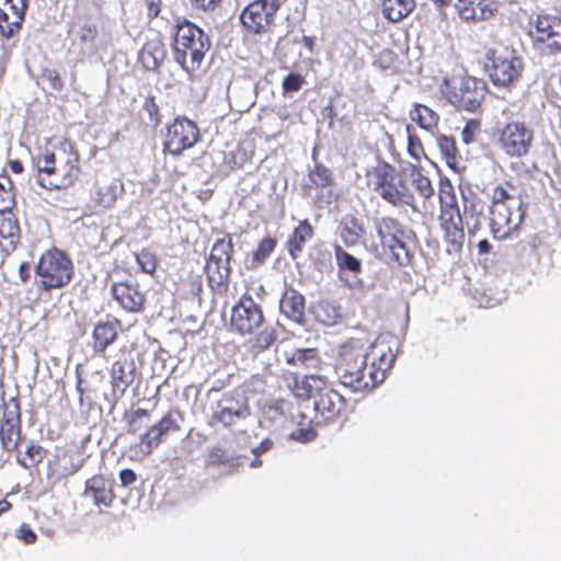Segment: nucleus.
Segmentation results:
<instances>
[{
	"instance_id": "f257e3e1",
	"label": "nucleus",
	"mask_w": 561,
	"mask_h": 561,
	"mask_svg": "<svg viewBox=\"0 0 561 561\" xmlns=\"http://www.w3.org/2000/svg\"><path fill=\"white\" fill-rule=\"evenodd\" d=\"M172 31L173 59L192 78L202 68L210 50V38L202 27L185 16L174 20Z\"/></svg>"
},
{
	"instance_id": "f03ea898",
	"label": "nucleus",
	"mask_w": 561,
	"mask_h": 561,
	"mask_svg": "<svg viewBox=\"0 0 561 561\" xmlns=\"http://www.w3.org/2000/svg\"><path fill=\"white\" fill-rule=\"evenodd\" d=\"M510 182L496 185L491 195L490 228L495 240H506L519 230L526 216V206L519 195L510 193Z\"/></svg>"
},
{
	"instance_id": "7ed1b4c3",
	"label": "nucleus",
	"mask_w": 561,
	"mask_h": 561,
	"mask_svg": "<svg viewBox=\"0 0 561 561\" xmlns=\"http://www.w3.org/2000/svg\"><path fill=\"white\" fill-rule=\"evenodd\" d=\"M374 228L379 239L370 242L367 250L376 256H386L400 266L411 263L412 232L397 218L382 216L375 219Z\"/></svg>"
},
{
	"instance_id": "20e7f679",
	"label": "nucleus",
	"mask_w": 561,
	"mask_h": 561,
	"mask_svg": "<svg viewBox=\"0 0 561 561\" xmlns=\"http://www.w3.org/2000/svg\"><path fill=\"white\" fill-rule=\"evenodd\" d=\"M265 323L262 307L249 293H244L232 307L230 328L240 335H255L252 347L259 352L268 350L276 341L274 328L260 329Z\"/></svg>"
},
{
	"instance_id": "39448f33",
	"label": "nucleus",
	"mask_w": 561,
	"mask_h": 561,
	"mask_svg": "<svg viewBox=\"0 0 561 561\" xmlns=\"http://www.w3.org/2000/svg\"><path fill=\"white\" fill-rule=\"evenodd\" d=\"M439 227L448 252H460L465 243L463 219L458 206L456 190L448 179H440L438 187Z\"/></svg>"
},
{
	"instance_id": "423d86ee",
	"label": "nucleus",
	"mask_w": 561,
	"mask_h": 561,
	"mask_svg": "<svg viewBox=\"0 0 561 561\" xmlns=\"http://www.w3.org/2000/svg\"><path fill=\"white\" fill-rule=\"evenodd\" d=\"M367 184L392 206H414L415 198L408 185L405 174L389 163L379 164L367 172Z\"/></svg>"
},
{
	"instance_id": "0eeeda50",
	"label": "nucleus",
	"mask_w": 561,
	"mask_h": 561,
	"mask_svg": "<svg viewBox=\"0 0 561 561\" xmlns=\"http://www.w3.org/2000/svg\"><path fill=\"white\" fill-rule=\"evenodd\" d=\"M362 369H369L364 355V345L360 340L351 339L343 343L339 351L336 370L341 382L354 391L375 389L371 377H363Z\"/></svg>"
},
{
	"instance_id": "6e6552de",
	"label": "nucleus",
	"mask_w": 561,
	"mask_h": 561,
	"mask_svg": "<svg viewBox=\"0 0 561 561\" xmlns=\"http://www.w3.org/2000/svg\"><path fill=\"white\" fill-rule=\"evenodd\" d=\"M75 266L69 255L57 249L46 250L35 266L36 286L39 290L51 291L70 284Z\"/></svg>"
},
{
	"instance_id": "1a4fd4ad",
	"label": "nucleus",
	"mask_w": 561,
	"mask_h": 561,
	"mask_svg": "<svg viewBox=\"0 0 561 561\" xmlns=\"http://www.w3.org/2000/svg\"><path fill=\"white\" fill-rule=\"evenodd\" d=\"M439 92L455 107L476 112L485 99L488 85L482 79L471 76H450L444 78Z\"/></svg>"
},
{
	"instance_id": "9d476101",
	"label": "nucleus",
	"mask_w": 561,
	"mask_h": 561,
	"mask_svg": "<svg viewBox=\"0 0 561 561\" xmlns=\"http://www.w3.org/2000/svg\"><path fill=\"white\" fill-rule=\"evenodd\" d=\"M184 414L180 409H170L162 417L150 426L139 440L129 446V458L134 461H141L150 456L167 436L178 433L182 428Z\"/></svg>"
},
{
	"instance_id": "9b49d317",
	"label": "nucleus",
	"mask_w": 561,
	"mask_h": 561,
	"mask_svg": "<svg viewBox=\"0 0 561 561\" xmlns=\"http://www.w3.org/2000/svg\"><path fill=\"white\" fill-rule=\"evenodd\" d=\"M485 58L490 80L495 87L508 88L520 79L524 62L514 49L506 46L491 48Z\"/></svg>"
},
{
	"instance_id": "f8f14e48",
	"label": "nucleus",
	"mask_w": 561,
	"mask_h": 561,
	"mask_svg": "<svg viewBox=\"0 0 561 561\" xmlns=\"http://www.w3.org/2000/svg\"><path fill=\"white\" fill-rule=\"evenodd\" d=\"M280 9L279 0H253L240 14L242 26L251 34L260 35L272 31L276 14Z\"/></svg>"
},
{
	"instance_id": "ddd939ff",
	"label": "nucleus",
	"mask_w": 561,
	"mask_h": 561,
	"mask_svg": "<svg viewBox=\"0 0 561 561\" xmlns=\"http://www.w3.org/2000/svg\"><path fill=\"white\" fill-rule=\"evenodd\" d=\"M22 442V419L20 401L16 398L8 400L0 411V444L5 451H18Z\"/></svg>"
},
{
	"instance_id": "4468645a",
	"label": "nucleus",
	"mask_w": 561,
	"mask_h": 561,
	"mask_svg": "<svg viewBox=\"0 0 561 561\" xmlns=\"http://www.w3.org/2000/svg\"><path fill=\"white\" fill-rule=\"evenodd\" d=\"M364 355L369 368V376L376 388L383 382L396 359L391 341L383 336L377 337L368 350L364 348Z\"/></svg>"
},
{
	"instance_id": "2eb2a0df",
	"label": "nucleus",
	"mask_w": 561,
	"mask_h": 561,
	"mask_svg": "<svg viewBox=\"0 0 561 561\" xmlns=\"http://www.w3.org/2000/svg\"><path fill=\"white\" fill-rule=\"evenodd\" d=\"M250 414L251 410L245 400L237 399L232 394H225L217 401L207 424L210 427L220 425L230 428L249 417Z\"/></svg>"
},
{
	"instance_id": "dca6fc26",
	"label": "nucleus",
	"mask_w": 561,
	"mask_h": 561,
	"mask_svg": "<svg viewBox=\"0 0 561 561\" xmlns=\"http://www.w3.org/2000/svg\"><path fill=\"white\" fill-rule=\"evenodd\" d=\"M136 370L131 351L126 346L121 347L110 368L111 390L115 398L125 396L127 389L135 381Z\"/></svg>"
},
{
	"instance_id": "f3484780",
	"label": "nucleus",
	"mask_w": 561,
	"mask_h": 561,
	"mask_svg": "<svg viewBox=\"0 0 561 561\" xmlns=\"http://www.w3.org/2000/svg\"><path fill=\"white\" fill-rule=\"evenodd\" d=\"M64 151L69 150L72 157L68 158L66 163L56 168V173L49 180L44 179L45 190H66L72 186L80 174V156L75 149L73 142H62Z\"/></svg>"
},
{
	"instance_id": "a211bd4d",
	"label": "nucleus",
	"mask_w": 561,
	"mask_h": 561,
	"mask_svg": "<svg viewBox=\"0 0 561 561\" xmlns=\"http://www.w3.org/2000/svg\"><path fill=\"white\" fill-rule=\"evenodd\" d=\"M455 10L459 19L467 24L486 22L496 16V0H457Z\"/></svg>"
},
{
	"instance_id": "6ab92c4d",
	"label": "nucleus",
	"mask_w": 561,
	"mask_h": 561,
	"mask_svg": "<svg viewBox=\"0 0 561 561\" xmlns=\"http://www.w3.org/2000/svg\"><path fill=\"white\" fill-rule=\"evenodd\" d=\"M346 410V400L328 385L317 390L314 400L316 416L323 422L336 420Z\"/></svg>"
},
{
	"instance_id": "aec40b11",
	"label": "nucleus",
	"mask_w": 561,
	"mask_h": 561,
	"mask_svg": "<svg viewBox=\"0 0 561 561\" xmlns=\"http://www.w3.org/2000/svg\"><path fill=\"white\" fill-rule=\"evenodd\" d=\"M27 0H0V32L5 37L18 33L25 19Z\"/></svg>"
},
{
	"instance_id": "412c9836",
	"label": "nucleus",
	"mask_w": 561,
	"mask_h": 561,
	"mask_svg": "<svg viewBox=\"0 0 561 561\" xmlns=\"http://www.w3.org/2000/svg\"><path fill=\"white\" fill-rule=\"evenodd\" d=\"M283 379L286 383V387L290 390V392L296 398L302 400L310 399L312 394H316L317 390L329 385V380L327 377L314 374L299 377L295 373L285 371L283 374Z\"/></svg>"
},
{
	"instance_id": "4be33fe9",
	"label": "nucleus",
	"mask_w": 561,
	"mask_h": 561,
	"mask_svg": "<svg viewBox=\"0 0 561 561\" xmlns=\"http://www.w3.org/2000/svg\"><path fill=\"white\" fill-rule=\"evenodd\" d=\"M111 293L117 304L127 312L142 311L146 297L139 285L133 282H117L111 286Z\"/></svg>"
},
{
	"instance_id": "5701e85b",
	"label": "nucleus",
	"mask_w": 561,
	"mask_h": 561,
	"mask_svg": "<svg viewBox=\"0 0 561 561\" xmlns=\"http://www.w3.org/2000/svg\"><path fill=\"white\" fill-rule=\"evenodd\" d=\"M83 495L98 507L112 506L116 497L113 481L103 474H94L85 481Z\"/></svg>"
},
{
	"instance_id": "b1692460",
	"label": "nucleus",
	"mask_w": 561,
	"mask_h": 561,
	"mask_svg": "<svg viewBox=\"0 0 561 561\" xmlns=\"http://www.w3.org/2000/svg\"><path fill=\"white\" fill-rule=\"evenodd\" d=\"M122 327L121 320L107 316L105 320L99 321L92 332V348L94 353L104 355L110 345L118 337Z\"/></svg>"
},
{
	"instance_id": "393cba45",
	"label": "nucleus",
	"mask_w": 561,
	"mask_h": 561,
	"mask_svg": "<svg viewBox=\"0 0 561 561\" xmlns=\"http://www.w3.org/2000/svg\"><path fill=\"white\" fill-rule=\"evenodd\" d=\"M337 230L342 242L347 248H354L364 242L366 234L365 224L353 214H346L342 217Z\"/></svg>"
},
{
	"instance_id": "a878e982",
	"label": "nucleus",
	"mask_w": 561,
	"mask_h": 561,
	"mask_svg": "<svg viewBox=\"0 0 561 561\" xmlns=\"http://www.w3.org/2000/svg\"><path fill=\"white\" fill-rule=\"evenodd\" d=\"M280 312L290 321L301 324L305 321L306 300L302 294L287 287L279 301Z\"/></svg>"
},
{
	"instance_id": "bb28decb",
	"label": "nucleus",
	"mask_w": 561,
	"mask_h": 561,
	"mask_svg": "<svg viewBox=\"0 0 561 561\" xmlns=\"http://www.w3.org/2000/svg\"><path fill=\"white\" fill-rule=\"evenodd\" d=\"M21 240V229L12 209L0 211V247L9 252L15 250Z\"/></svg>"
},
{
	"instance_id": "cd10ccee",
	"label": "nucleus",
	"mask_w": 561,
	"mask_h": 561,
	"mask_svg": "<svg viewBox=\"0 0 561 561\" xmlns=\"http://www.w3.org/2000/svg\"><path fill=\"white\" fill-rule=\"evenodd\" d=\"M484 209V201L476 193L463 196V216L470 236H474L481 230Z\"/></svg>"
},
{
	"instance_id": "c85d7f7f",
	"label": "nucleus",
	"mask_w": 561,
	"mask_h": 561,
	"mask_svg": "<svg viewBox=\"0 0 561 561\" xmlns=\"http://www.w3.org/2000/svg\"><path fill=\"white\" fill-rule=\"evenodd\" d=\"M206 276L209 287L214 293L225 294L229 288L231 265L207 260Z\"/></svg>"
},
{
	"instance_id": "c756f323",
	"label": "nucleus",
	"mask_w": 561,
	"mask_h": 561,
	"mask_svg": "<svg viewBox=\"0 0 561 561\" xmlns=\"http://www.w3.org/2000/svg\"><path fill=\"white\" fill-rule=\"evenodd\" d=\"M118 185L115 181L96 179L90 190L91 201L95 206L110 208L117 201Z\"/></svg>"
},
{
	"instance_id": "7c9ffc66",
	"label": "nucleus",
	"mask_w": 561,
	"mask_h": 561,
	"mask_svg": "<svg viewBox=\"0 0 561 561\" xmlns=\"http://www.w3.org/2000/svg\"><path fill=\"white\" fill-rule=\"evenodd\" d=\"M560 14L540 13L535 20V41L539 43H553L559 37Z\"/></svg>"
},
{
	"instance_id": "2f4dec72",
	"label": "nucleus",
	"mask_w": 561,
	"mask_h": 561,
	"mask_svg": "<svg viewBox=\"0 0 561 561\" xmlns=\"http://www.w3.org/2000/svg\"><path fill=\"white\" fill-rule=\"evenodd\" d=\"M167 137L171 140H199V128L186 116H176L167 125Z\"/></svg>"
},
{
	"instance_id": "473e14b6",
	"label": "nucleus",
	"mask_w": 561,
	"mask_h": 561,
	"mask_svg": "<svg viewBox=\"0 0 561 561\" xmlns=\"http://www.w3.org/2000/svg\"><path fill=\"white\" fill-rule=\"evenodd\" d=\"M313 234V227L308 219L299 221L286 242V248L291 259H297L301 254L306 242L312 239Z\"/></svg>"
},
{
	"instance_id": "72a5a7b5",
	"label": "nucleus",
	"mask_w": 561,
	"mask_h": 561,
	"mask_svg": "<svg viewBox=\"0 0 561 561\" xmlns=\"http://www.w3.org/2000/svg\"><path fill=\"white\" fill-rule=\"evenodd\" d=\"M167 56L165 46L160 39L147 41L139 51V60L148 70L157 69Z\"/></svg>"
},
{
	"instance_id": "f704fd0d",
	"label": "nucleus",
	"mask_w": 561,
	"mask_h": 561,
	"mask_svg": "<svg viewBox=\"0 0 561 561\" xmlns=\"http://www.w3.org/2000/svg\"><path fill=\"white\" fill-rule=\"evenodd\" d=\"M285 360L290 366H298L305 369H317L322 364L317 348H297L291 353H285Z\"/></svg>"
},
{
	"instance_id": "c9c22d12",
	"label": "nucleus",
	"mask_w": 561,
	"mask_h": 561,
	"mask_svg": "<svg viewBox=\"0 0 561 561\" xmlns=\"http://www.w3.org/2000/svg\"><path fill=\"white\" fill-rule=\"evenodd\" d=\"M414 8V0H382L383 16L391 22L403 20Z\"/></svg>"
},
{
	"instance_id": "e433bc0d",
	"label": "nucleus",
	"mask_w": 561,
	"mask_h": 561,
	"mask_svg": "<svg viewBox=\"0 0 561 561\" xmlns=\"http://www.w3.org/2000/svg\"><path fill=\"white\" fill-rule=\"evenodd\" d=\"M410 115L412 121L416 122L420 128L428 131L433 136L435 135L438 115L433 110L422 104H415Z\"/></svg>"
},
{
	"instance_id": "4c0bfd02",
	"label": "nucleus",
	"mask_w": 561,
	"mask_h": 561,
	"mask_svg": "<svg viewBox=\"0 0 561 561\" xmlns=\"http://www.w3.org/2000/svg\"><path fill=\"white\" fill-rule=\"evenodd\" d=\"M47 455V450L38 443L31 442L24 455H16V462L24 469L28 470L32 468H36L39 463L43 462Z\"/></svg>"
},
{
	"instance_id": "58836bf2",
	"label": "nucleus",
	"mask_w": 561,
	"mask_h": 561,
	"mask_svg": "<svg viewBox=\"0 0 561 561\" xmlns=\"http://www.w3.org/2000/svg\"><path fill=\"white\" fill-rule=\"evenodd\" d=\"M333 251L337 267L341 272L348 271L354 275L362 273L363 266L359 259L345 251L341 244H334Z\"/></svg>"
},
{
	"instance_id": "ea45409f",
	"label": "nucleus",
	"mask_w": 561,
	"mask_h": 561,
	"mask_svg": "<svg viewBox=\"0 0 561 561\" xmlns=\"http://www.w3.org/2000/svg\"><path fill=\"white\" fill-rule=\"evenodd\" d=\"M534 133L524 121L508 122L501 131V140H531Z\"/></svg>"
},
{
	"instance_id": "a19ab883",
	"label": "nucleus",
	"mask_w": 561,
	"mask_h": 561,
	"mask_svg": "<svg viewBox=\"0 0 561 561\" xmlns=\"http://www.w3.org/2000/svg\"><path fill=\"white\" fill-rule=\"evenodd\" d=\"M141 111L146 114V118H141V122L146 126L157 128L162 122V113L160 105L154 94L149 93L144 99Z\"/></svg>"
},
{
	"instance_id": "79ce46f5",
	"label": "nucleus",
	"mask_w": 561,
	"mask_h": 561,
	"mask_svg": "<svg viewBox=\"0 0 561 561\" xmlns=\"http://www.w3.org/2000/svg\"><path fill=\"white\" fill-rule=\"evenodd\" d=\"M233 254V242L230 234L217 239L210 250L208 260L219 263H231Z\"/></svg>"
},
{
	"instance_id": "37998d69",
	"label": "nucleus",
	"mask_w": 561,
	"mask_h": 561,
	"mask_svg": "<svg viewBox=\"0 0 561 561\" xmlns=\"http://www.w3.org/2000/svg\"><path fill=\"white\" fill-rule=\"evenodd\" d=\"M36 181L44 188V179L49 180L56 173V156L51 152H46L39 156L36 161Z\"/></svg>"
},
{
	"instance_id": "c03bdc74",
	"label": "nucleus",
	"mask_w": 561,
	"mask_h": 561,
	"mask_svg": "<svg viewBox=\"0 0 561 561\" xmlns=\"http://www.w3.org/2000/svg\"><path fill=\"white\" fill-rule=\"evenodd\" d=\"M149 416V411L142 408L131 411L130 413H126V433L129 435H136L146 426V421Z\"/></svg>"
},
{
	"instance_id": "a18cd8bd",
	"label": "nucleus",
	"mask_w": 561,
	"mask_h": 561,
	"mask_svg": "<svg viewBox=\"0 0 561 561\" xmlns=\"http://www.w3.org/2000/svg\"><path fill=\"white\" fill-rule=\"evenodd\" d=\"M410 179L415 190L422 197L427 199L434 195V187L432 185V182L428 179V176L423 174L421 169L413 167L410 170Z\"/></svg>"
},
{
	"instance_id": "49530a36",
	"label": "nucleus",
	"mask_w": 561,
	"mask_h": 561,
	"mask_svg": "<svg viewBox=\"0 0 561 561\" xmlns=\"http://www.w3.org/2000/svg\"><path fill=\"white\" fill-rule=\"evenodd\" d=\"M136 262L140 270L149 275H153L158 267V256L151 250L144 248L136 253Z\"/></svg>"
},
{
	"instance_id": "de8ad7c7",
	"label": "nucleus",
	"mask_w": 561,
	"mask_h": 561,
	"mask_svg": "<svg viewBox=\"0 0 561 561\" xmlns=\"http://www.w3.org/2000/svg\"><path fill=\"white\" fill-rule=\"evenodd\" d=\"M277 240L273 237L263 238L257 248L253 251L252 261L255 264H262L274 252Z\"/></svg>"
},
{
	"instance_id": "09e8293b",
	"label": "nucleus",
	"mask_w": 561,
	"mask_h": 561,
	"mask_svg": "<svg viewBox=\"0 0 561 561\" xmlns=\"http://www.w3.org/2000/svg\"><path fill=\"white\" fill-rule=\"evenodd\" d=\"M310 181L317 187H328L333 184L331 171L323 164H316L309 173Z\"/></svg>"
},
{
	"instance_id": "8fccbe9b",
	"label": "nucleus",
	"mask_w": 561,
	"mask_h": 561,
	"mask_svg": "<svg viewBox=\"0 0 561 561\" xmlns=\"http://www.w3.org/2000/svg\"><path fill=\"white\" fill-rule=\"evenodd\" d=\"M253 149H247L239 142L237 149L231 152V163L233 168L241 169L244 164L252 160Z\"/></svg>"
},
{
	"instance_id": "3c124183",
	"label": "nucleus",
	"mask_w": 561,
	"mask_h": 561,
	"mask_svg": "<svg viewBox=\"0 0 561 561\" xmlns=\"http://www.w3.org/2000/svg\"><path fill=\"white\" fill-rule=\"evenodd\" d=\"M306 80L300 73L291 72L287 75L282 83L283 93L297 92L305 84Z\"/></svg>"
},
{
	"instance_id": "603ef678",
	"label": "nucleus",
	"mask_w": 561,
	"mask_h": 561,
	"mask_svg": "<svg viewBox=\"0 0 561 561\" xmlns=\"http://www.w3.org/2000/svg\"><path fill=\"white\" fill-rule=\"evenodd\" d=\"M482 123L480 118L474 117L467 119L461 131L462 140H473L480 135Z\"/></svg>"
},
{
	"instance_id": "864d4df0",
	"label": "nucleus",
	"mask_w": 561,
	"mask_h": 561,
	"mask_svg": "<svg viewBox=\"0 0 561 561\" xmlns=\"http://www.w3.org/2000/svg\"><path fill=\"white\" fill-rule=\"evenodd\" d=\"M531 142H501L503 151L511 157H522L529 150Z\"/></svg>"
},
{
	"instance_id": "5fc2aeb1",
	"label": "nucleus",
	"mask_w": 561,
	"mask_h": 561,
	"mask_svg": "<svg viewBox=\"0 0 561 561\" xmlns=\"http://www.w3.org/2000/svg\"><path fill=\"white\" fill-rule=\"evenodd\" d=\"M15 205L14 193L0 183V211L12 209Z\"/></svg>"
},
{
	"instance_id": "6e6d98bb",
	"label": "nucleus",
	"mask_w": 561,
	"mask_h": 561,
	"mask_svg": "<svg viewBox=\"0 0 561 561\" xmlns=\"http://www.w3.org/2000/svg\"><path fill=\"white\" fill-rule=\"evenodd\" d=\"M290 438L299 443H309L317 437V432L311 427H299L290 433Z\"/></svg>"
},
{
	"instance_id": "4d7b16f0",
	"label": "nucleus",
	"mask_w": 561,
	"mask_h": 561,
	"mask_svg": "<svg viewBox=\"0 0 561 561\" xmlns=\"http://www.w3.org/2000/svg\"><path fill=\"white\" fill-rule=\"evenodd\" d=\"M98 26L93 23H85L80 26L78 37L81 43L94 42L98 37Z\"/></svg>"
},
{
	"instance_id": "13d9d810",
	"label": "nucleus",
	"mask_w": 561,
	"mask_h": 561,
	"mask_svg": "<svg viewBox=\"0 0 561 561\" xmlns=\"http://www.w3.org/2000/svg\"><path fill=\"white\" fill-rule=\"evenodd\" d=\"M440 148L446 157V162L451 169H456L459 161L457 159L456 142H439Z\"/></svg>"
},
{
	"instance_id": "bf43d9fd",
	"label": "nucleus",
	"mask_w": 561,
	"mask_h": 561,
	"mask_svg": "<svg viewBox=\"0 0 561 561\" xmlns=\"http://www.w3.org/2000/svg\"><path fill=\"white\" fill-rule=\"evenodd\" d=\"M43 79L48 81L49 87L55 91H60L64 88V81L59 72L55 69H45L43 71Z\"/></svg>"
},
{
	"instance_id": "052dcab7",
	"label": "nucleus",
	"mask_w": 561,
	"mask_h": 561,
	"mask_svg": "<svg viewBox=\"0 0 561 561\" xmlns=\"http://www.w3.org/2000/svg\"><path fill=\"white\" fill-rule=\"evenodd\" d=\"M16 537L26 545H32L37 540L36 533L27 524H22L16 530Z\"/></svg>"
},
{
	"instance_id": "680f3d73",
	"label": "nucleus",
	"mask_w": 561,
	"mask_h": 561,
	"mask_svg": "<svg viewBox=\"0 0 561 561\" xmlns=\"http://www.w3.org/2000/svg\"><path fill=\"white\" fill-rule=\"evenodd\" d=\"M195 142H164L163 152L173 156L181 154L185 149L192 148Z\"/></svg>"
},
{
	"instance_id": "e2e57ef3",
	"label": "nucleus",
	"mask_w": 561,
	"mask_h": 561,
	"mask_svg": "<svg viewBox=\"0 0 561 561\" xmlns=\"http://www.w3.org/2000/svg\"><path fill=\"white\" fill-rule=\"evenodd\" d=\"M220 1L221 0H190L194 9L204 12L214 11L219 5Z\"/></svg>"
},
{
	"instance_id": "0e129e2a",
	"label": "nucleus",
	"mask_w": 561,
	"mask_h": 561,
	"mask_svg": "<svg viewBox=\"0 0 561 561\" xmlns=\"http://www.w3.org/2000/svg\"><path fill=\"white\" fill-rule=\"evenodd\" d=\"M145 4L149 20H152L160 14L162 0H145Z\"/></svg>"
},
{
	"instance_id": "69168bd1",
	"label": "nucleus",
	"mask_w": 561,
	"mask_h": 561,
	"mask_svg": "<svg viewBox=\"0 0 561 561\" xmlns=\"http://www.w3.org/2000/svg\"><path fill=\"white\" fill-rule=\"evenodd\" d=\"M407 149L409 154L416 161H421L425 157L422 142H407Z\"/></svg>"
},
{
	"instance_id": "338daca9",
	"label": "nucleus",
	"mask_w": 561,
	"mask_h": 561,
	"mask_svg": "<svg viewBox=\"0 0 561 561\" xmlns=\"http://www.w3.org/2000/svg\"><path fill=\"white\" fill-rule=\"evenodd\" d=\"M119 480L123 486H128L136 482L137 474L131 469H123L119 472Z\"/></svg>"
},
{
	"instance_id": "774afa93",
	"label": "nucleus",
	"mask_w": 561,
	"mask_h": 561,
	"mask_svg": "<svg viewBox=\"0 0 561 561\" xmlns=\"http://www.w3.org/2000/svg\"><path fill=\"white\" fill-rule=\"evenodd\" d=\"M559 22H560L559 28H558L559 37L556 38L553 43L548 44L549 51L553 55L561 54V14H560Z\"/></svg>"
}]
</instances>
